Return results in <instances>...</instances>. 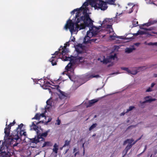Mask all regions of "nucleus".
Wrapping results in <instances>:
<instances>
[{
  "instance_id": "obj_1",
  "label": "nucleus",
  "mask_w": 157,
  "mask_h": 157,
  "mask_svg": "<svg viewBox=\"0 0 157 157\" xmlns=\"http://www.w3.org/2000/svg\"><path fill=\"white\" fill-rule=\"evenodd\" d=\"M85 8L84 7V9L80 10V11L83 10L84 16L77 18L75 22H72V20L70 19L67 21L64 28L66 30L69 29L71 34L74 32H78L86 27L90 26L93 25V21L90 18Z\"/></svg>"
},
{
  "instance_id": "obj_2",
  "label": "nucleus",
  "mask_w": 157,
  "mask_h": 157,
  "mask_svg": "<svg viewBox=\"0 0 157 157\" xmlns=\"http://www.w3.org/2000/svg\"><path fill=\"white\" fill-rule=\"evenodd\" d=\"M49 132V130L43 133H40L37 131V136L31 139L32 143L36 144L39 142L41 143L42 141H44V138L47 136Z\"/></svg>"
},
{
  "instance_id": "obj_3",
  "label": "nucleus",
  "mask_w": 157,
  "mask_h": 157,
  "mask_svg": "<svg viewBox=\"0 0 157 157\" xmlns=\"http://www.w3.org/2000/svg\"><path fill=\"white\" fill-rule=\"evenodd\" d=\"M89 27H90V28L89 30L87 32L86 35H87V37L91 38L93 36H95L97 35L98 30L100 28L99 27H97L93 26V25Z\"/></svg>"
},
{
  "instance_id": "obj_4",
  "label": "nucleus",
  "mask_w": 157,
  "mask_h": 157,
  "mask_svg": "<svg viewBox=\"0 0 157 157\" xmlns=\"http://www.w3.org/2000/svg\"><path fill=\"white\" fill-rule=\"evenodd\" d=\"M94 7L98 8L102 10H106L108 8L106 2L102 1V0H99L98 3H94Z\"/></svg>"
},
{
  "instance_id": "obj_5",
  "label": "nucleus",
  "mask_w": 157,
  "mask_h": 157,
  "mask_svg": "<svg viewBox=\"0 0 157 157\" xmlns=\"http://www.w3.org/2000/svg\"><path fill=\"white\" fill-rule=\"evenodd\" d=\"M15 133H12V134L11 135L10 137L11 138L10 139H11V140H17L19 139H20L21 140V137L23 135L22 134L23 132V130H20V132L19 131H15Z\"/></svg>"
},
{
  "instance_id": "obj_6",
  "label": "nucleus",
  "mask_w": 157,
  "mask_h": 157,
  "mask_svg": "<svg viewBox=\"0 0 157 157\" xmlns=\"http://www.w3.org/2000/svg\"><path fill=\"white\" fill-rule=\"evenodd\" d=\"M143 68L142 67H134L132 68L133 70L131 71L128 68L125 67H121V69L126 71L128 73L133 75H135L140 71L139 70Z\"/></svg>"
},
{
  "instance_id": "obj_7",
  "label": "nucleus",
  "mask_w": 157,
  "mask_h": 157,
  "mask_svg": "<svg viewBox=\"0 0 157 157\" xmlns=\"http://www.w3.org/2000/svg\"><path fill=\"white\" fill-rule=\"evenodd\" d=\"M55 86L56 87V89L60 93V94H59V98L61 99H66L67 97L68 94L64 92H63L61 90H60L59 88V86L58 85H56Z\"/></svg>"
},
{
  "instance_id": "obj_8",
  "label": "nucleus",
  "mask_w": 157,
  "mask_h": 157,
  "mask_svg": "<svg viewBox=\"0 0 157 157\" xmlns=\"http://www.w3.org/2000/svg\"><path fill=\"white\" fill-rule=\"evenodd\" d=\"M69 42H67L65 44H64V46L63 47L61 46L59 48V51H60L61 50V54L62 55H66L68 52L69 51L68 49L67 48V46H69Z\"/></svg>"
},
{
  "instance_id": "obj_9",
  "label": "nucleus",
  "mask_w": 157,
  "mask_h": 157,
  "mask_svg": "<svg viewBox=\"0 0 157 157\" xmlns=\"http://www.w3.org/2000/svg\"><path fill=\"white\" fill-rule=\"evenodd\" d=\"M117 57V54H114L113 55H110L106 58H104L103 60L101 61L103 63L106 64L109 63L112 60L115 59V58Z\"/></svg>"
},
{
  "instance_id": "obj_10",
  "label": "nucleus",
  "mask_w": 157,
  "mask_h": 157,
  "mask_svg": "<svg viewBox=\"0 0 157 157\" xmlns=\"http://www.w3.org/2000/svg\"><path fill=\"white\" fill-rule=\"evenodd\" d=\"M90 38L87 37V35H86L84 39V42L85 43H97L98 42V39L97 38H95L90 39Z\"/></svg>"
},
{
  "instance_id": "obj_11",
  "label": "nucleus",
  "mask_w": 157,
  "mask_h": 157,
  "mask_svg": "<svg viewBox=\"0 0 157 157\" xmlns=\"http://www.w3.org/2000/svg\"><path fill=\"white\" fill-rule=\"evenodd\" d=\"M62 59L65 61H69L70 63L73 64L74 65L75 64L76 62L75 57H73L72 58H71L67 57L65 56H63L62 58Z\"/></svg>"
},
{
  "instance_id": "obj_12",
  "label": "nucleus",
  "mask_w": 157,
  "mask_h": 157,
  "mask_svg": "<svg viewBox=\"0 0 157 157\" xmlns=\"http://www.w3.org/2000/svg\"><path fill=\"white\" fill-rule=\"evenodd\" d=\"M83 9H84V7H81L80 8H78L75 9L74 10H72L71 12V14L72 15H73L75 13V12L77 11V12L76 13L75 15V20H76V21L77 20V18H78V17H79L80 15V10Z\"/></svg>"
},
{
  "instance_id": "obj_13",
  "label": "nucleus",
  "mask_w": 157,
  "mask_h": 157,
  "mask_svg": "<svg viewBox=\"0 0 157 157\" xmlns=\"http://www.w3.org/2000/svg\"><path fill=\"white\" fill-rule=\"evenodd\" d=\"M46 79H43L42 78L38 79L37 81V83L39 84L41 86H46V84H50V83L48 82H45Z\"/></svg>"
},
{
  "instance_id": "obj_14",
  "label": "nucleus",
  "mask_w": 157,
  "mask_h": 157,
  "mask_svg": "<svg viewBox=\"0 0 157 157\" xmlns=\"http://www.w3.org/2000/svg\"><path fill=\"white\" fill-rule=\"evenodd\" d=\"M43 122V121H40L39 122L36 123L35 121L33 122L32 123V124L30 126L31 129H33V130L36 131H38V127L37 126L39 123L40 122Z\"/></svg>"
},
{
  "instance_id": "obj_15",
  "label": "nucleus",
  "mask_w": 157,
  "mask_h": 157,
  "mask_svg": "<svg viewBox=\"0 0 157 157\" xmlns=\"http://www.w3.org/2000/svg\"><path fill=\"white\" fill-rule=\"evenodd\" d=\"M89 3L90 5L94 4L95 3V0H86V2H84L82 7L86 8V6H88Z\"/></svg>"
},
{
  "instance_id": "obj_16",
  "label": "nucleus",
  "mask_w": 157,
  "mask_h": 157,
  "mask_svg": "<svg viewBox=\"0 0 157 157\" xmlns=\"http://www.w3.org/2000/svg\"><path fill=\"white\" fill-rule=\"evenodd\" d=\"M49 61L51 63L52 66L56 65L57 64V62L58 61V57L56 56H52L49 59Z\"/></svg>"
},
{
  "instance_id": "obj_17",
  "label": "nucleus",
  "mask_w": 157,
  "mask_h": 157,
  "mask_svg": "<svg viewBox=\"0 0 157 157\" xmlns=\"http://www.w3.org/2000/svg\"><path fill=\"white\" fill-rule=\"evenodd\" d=\"M144 99L145 100L141 103L142 104H145L147 102H151V101H154L156 100L155 98H150V97L149 96H147L144 97Z\"/></svg>"
},
{
  "instance_id": "obj_18",
  "label": "nucleus",
  "mask_w": 157,
  "mask_h": 157,
  "mask_svg": "<svg viewBox=\"0 0 157 157\" xmlns=\"http://www.w3.org/2000/svg\"><path fill=\"white\" fill-rule=\"evenodd\" d=\"M140 29H144L146 31H143L140 30H138L137 32L139 35L146 34H147V33L146 32L147 31H151V29L145 28H141Z\"/></svg>"
},
{
  "instance_id": "obj_19",
  "label": "nucleus",
  "mask_w": 157,
  "mask_h": 157,
  "mask_svg": "<svg viewBox=\"0 0 157 157\" xmlns=\"http://www.w3.org/2000/svg\"><path fill=\"white\" fill-rule=\"evenodd\" d=\"M98 99H94L90 100L88 103L87 105H86L87 107H88L91 106L94 103L98 101Z\"/></svg>"
},
{
  "instance_id": "obj_20",
  "label": "nucleus",
  "mask_w": 157,
  "mask_h": 157,
  "mask_svg": "<svg viewBox=\"0 0 157 157\" xmlns=\"http://www.w3.org/2000/svg\"><path fill=\"white\" fill-rule=\"evenodd\" d=\"M86 78L88 79L87 80H89L90 79L92 78H99L100 77V75H90L88 74L86 75Z\"/></svg>"
},
{
  "instance_id": "obj_21",
  "label": "nucleus",
  "mask_w": 157,
  "mask_h": 157,
  "mask_svg": "<svg viewBox=\"0 0 157 157\" xmlns=\"http://www.w3.org/2000/svg\"><path fill=\"white\" fill-rule=\"evenodd\" d=\"M82 48V46L81 44H79L75 48L76 51L78 53H81L82 51L81 50Z\"/></svg>"
},
{
  "instance_id": "obj_22",
  "label": "nucleus",
  "mask_w": 157,
  "mask_h": 157,
  "mask_svg": "<svg viewBox=\"0 0 157 157\" xmlns=\"http://www.w3.org/2000/svg\"><path fill=\"white\" fill-rule=\"evenodd\" d=\"M133 141L134 140L132 138L131 139H127L124 141L123 145H125L127 143L128 144H132V143Z\"/></svg>"
},
{
  "instance_id": "obj_23",
  "label": "nucleus",
  "mask_w": 157,
  "mask_h": 157,
  "mask_svg": "<svg viewBox=\"0 0 157 157\" xmlns=\"http://www.w3.org/2000/svg\"><path fill=\"white\" fill-rule=\"evenodd\" d=\"M44 142L42 146V147H44L46 146H51L52 145V144L50 141H44Z\"/></svg>"
},
{
  "instance_id": "obj_24",
  "label": "nucleus",
  "mask_w": 157,
  "mask_h": 157,
  "mask_svg": "<svg viewBox=\"0 0 157 157\" xmlns=\"http://www.w3.org/2000/svg\"><path fill=\"white\" fill-rule=\"evenodd\" d=\"M59 149V146L56 143L54 144L53 146V152L56 153H57L58 152V150Z\"/></svg>"
},
{
  "instance_id": "obj_25",
  "label": "nucleus",
  "mask_w": 157,
  "mask_h": 157,
  "mask_svg": "<svg viewBox=\"0 0 157 157\" xmlns=\"http://www.w3.org/2000/svg\"><path fill=\"white\" fill-rule=\"evenodd\" d=\"M128 8H130V10L128 12L129 13H131L132 12L133 10V7L134 5H133V4L132 3H129L128 4Z\"/></svg>"
},
{
  "instance_id": "obj_26",
  "label": "nucleus",
  "mask_w": 157,
  "mask_h": 157,
  "mask_svg": "<svg viewBox=\"0 0 157 157\" xmlns=\"http://www.w3.org/2000/svg\"><path fill=\"white\" fill-rule=\"evenodd\" d=\"M73 65H74L69 62L65 67V69L67 71H70L72 68V66Z\"/></svg>"
},
{
  "instance_id": "obj_27",
  "label": "nucleus",
  "mask_w": 157,
  "mask_h": 157,
  "mask_svg": "<svg viewBox=\"0 0 157 157\" xmlns=\"http://www.w3.org/2000/svg\"><path fill=\"white\" fill-rule=\"evenodd\" d=\"M134 50H135V48H126L125 50V52L127 53H130Z\"/></svg>"
},
{
  "instance_id": "obj_28",
  "label": "nucleus",
  "mask_w": 157,
  "mask_h": 157,
  "mask_svg": "<svg viewBox=\"0 0 157 157\" xmlns=\"http://www.w3.org/2000/svg\"><path fill=\"white\" fill-rule=\"evenodd\" d=\"M133 144V143L132 144H128L124 150L126 151V154H127L128 150L132 147Z\"/></svg>"
},
{
  "instance_id": "obj_29",
  "label": "nucleus",
  "mask_w": 157,
  "mask_h": 157,
  "mask_svg": "<svg viewBox=\"0 0 157 157\" xmlns=\"http://www.w3.org/2000/svg\"><path fill=\"white\" fill-rule=\"evenodd\" d=\"M71 140H66L65 141L64 144L63 146V147H64L67 146H68L70 143Z\"/></svg>"
},
{
  "instance_id": "obj_30",
  "label": "nucleus",
  "mask_w": 157,
  "mask_h": 157,
  "mask_svg": "<svg viewBox=\"0 0 157 157\" xmlns=\"http://www.w3.org/2000/svg\"><path fill=\"white\" fill-rule=\"evenodd\" d=\"M1 155L2 157H10L9 155L5 151L2 152Z\"/></svg>"
},
{
  "instance_id": "obj_31",
  "label": "nucleus",
  "mask_w": 157,
  "mask_h": 157,
  "mask_svg": "<svg viewBox=\"0 0 157 157\" xmlns=\"http://www.w3.org/2000/svg\"><path fill=\"white\" fill-rule=\"evenodd\" d=\"M40 114L37 113L35 116L34 117L32 118V120L36 119L39 120L40 119Z\"/></svg>"
},
{
  "instance_id": "obj_32",
  "label": "nucleus",
  "mask_w": 157,
  "mask_h": 157,
  "mask_svg": "<svg viewBox=\"0 0 157 157\" xmlns=\"http://www.w3.org/2000/svg\"><path fill=\"white\" fill-rule=\"evenodd\" d=\"M4 131V133L5 134V136L7 137L9 136L10 135V130L5 128Z\"/></svg>"
},
{
  "instance_id": "obj_33",
  "label": "nucleus",
  "mask_w": 157,
  "mask_h": 157,
  "mask_svg": "<svg viewBox=\"0 0 157 157\" xmlns=\"http://www.w3.org/2000/svg\"><path fill=\"white\" fill-rule=\"evenodd\" d=\"M109 37L112 38L113 40H115V38H120V37L119 36H116L115 34V35L114 34L113 35H110L109 36Z\"/></svg>"
},
{
  "instance_id": "obj_34",
  "label": "nucleus",
  "mask_w": 157,
  "mask_h": 157,
  "mask_svg": "<svg viewBox=\"0 0 157 157\" xmlns=\"http://www.w3.org/2000/svg\"><path fill=\"white\" fill-rule=\"evenodd\" d=\"M61 50L60 51L59 50L58 51H56L54 54H53L52 55H57L59 53H60V56L62 55V58H61V59H62V58L63 56H65V55H64V54L62 55L61 54Z\"/></svg>"
},
{
  "instance_id": "obj_35",
  "label": "nucleus",
  "mask_w": 157,
  "mask_h": 157,
  "mask_svg": "<svg viewBox=\"0 0 157 157\" xmlns=\"http://www.w3.org/2000/svg\"><path fill=\"white\" fill-rule=\"evenodd\" d=\"M97 124L96 123L93 124L89 128V131H91L94 128H95L97 126Z\"/></svg>"
},
{
  "instance_id": "obj_36",
  "label": "nucleus",
  "mask_w": 157,
  "mask_h": 157,
  "mask_svg": "<svg viewBox=\"0 0 157 157\" xmlns=\"http://www.w3.org/2000/svg\"><path fill=\"white\" fill-rule=\"evenodd\" d=\"M132 25L133 27H136L138 25V22L136 20H134L132 22Z\"/></svg>"
},
{
  "instance_id": "obj_37",
  "label": "nucleus",
  "mask_w": 157,
  "mask_h": 157,
  "mask_svg": "<svg viewBox=\"0 0 157 157\" xmlns=\"http://www.w3.org/2000/svg\"><path fill=\"white\" fill-rule=\"evenodd\" d=\"M52 99V98H50L48 100L46 101V103L47 105H50L51 106L52 105V102L51 100Z\"/></svg>"
},
{
  "instance_id": "obj_38",
  "label": "nucleus",
  "mask_w": 157,
  "mask_h": 157,
  "mask_svg": "<svg viewBox=\"0 0 157 157\" xmlns=\"http://www.w3.org/2000/svg\"><path fill=\"white\" fill-rule=\"evenodd\" d=\"M135 108V107L134 106H130L129 109H127V111L126 112V113H128L129 111H131Z\"/></svg>"
},
{
  "instance_id": "obj_39",
  "label": "nucleus",
  "mask_w": 157,
  "mask_h": 157,
  "mask_svg": "<svg viewBox=\"0 0 157 157\" xmlns=\"http://www.w3.org/2000/svg\"><path fill=\"white\" fill-rule=\"evenodd\" d=\"M23 126V124L22 123L20 124V125H19L18 126L17 128L16 129V130L15 131H18L19 129L20 130Z\"/></svg>"
},
{
  "instance_id": "obj_40",
  "label": "nucleus",
  "mask_w": 157,
  "mask_h": 157,
  "mask_svg": "<svg viewBox=\"0 0 157 157\" xmlns=\"http://www.w3.org/2000/svg\"><path fill=\"white\" fill-rule=\"evenodd\" d=\"M107 3L111 4H113L114 3L115 0H107Z\"/></svg>"
},
{
  "instance_id": "obj_41",
  "label": "nucleus",
  "mask_w": 157,
  "mask_h": 157,
  "mask_svg": "<svg viewBox=\"0 0 157 157\" xmlns=\"http://www.w3.org/2000/svg\"><path fill=\"white\" fill-rule=\"evenodd\" d=\"M148 45H155L157 46V42L155 43H152V42H150L148 43Z\"/></svg>"
},
{
  "instance_id": "obj_42",
  "label": "nucleus",
  "mask_w": 157,
  "mask_h": 157,
  "mask_svg": "<svg viewBox=\"0 0 157 157\" xmlns=\"http://www.w3.org/2000/svg\"><path fill=\"white\" fill-rule=\"evenodd\" d=\"M52 120V118H51V117L49 118L48 121L46 122L45 123V124H47L48 123L50 122Z\"/></svg>"
},
{
  "instance_id": "obj_43",
  "label": "nucleus",
  "mask_w": 157,
  "mask_h": 157,
  "mask_svg": "<svg viewBox=\"0 0 157 157\" xmlns=\"http://www.w3.org/2000/svg\"><path fill=\"white\" fill-rule=\"evenodd\" d=\"M152 91V89L150 87H149L148 89H147L146 90V92H151Z\"/></svg>"
},
{
  "instance_id": "obj_44",
  "label": "nucleus",
  "mask_w": 157,
  "mask_h": 157,
  "mask_svg": "<svg viewBox=\"0 0 157 157\" xmlns=\"http://www.w3.org/2000/svg\"><path fill=\"white\" fill-rule=\"evenodd\" d=\"M11 126L9 124L8 125L7 127H6L5 128L10 130V129H11Z\"/></svg>"
},
{
  "instance_id": "obj_45",
  "label": "nucleus",
  "mask_w": 157,
  "mask_h": 157,
  "mask_svg": "<svg viewBox=\"0 0 157 157\" xmlns=\"http://www.w3.org/2000/svg\"><path fill=\"white\" fill-rule=\"evenodd\" d=\"M15 123H16V122H15V120H14V121H13V122H12V123H10L9 124H10V126H12L13 125L15 124Z\"/></svg>"
},
{
  "instance_id": "obj_46",
  "label": "nucleus",
  "mask_w": 157,
  "mask_h": 157,
  "mask_svg": "<svg viewBox=\"0 0 157 157\" xmlns=\"http://www.w3.org/2000/svg\"><path fill=\"white\" fill-rule=\"evenodd\" d=\"M144 25L148 26L151 25V23H147L143 25V26H144Z\"/></svg>"
},
{
  "instance_id": "obj_47",
  "label": "nucleus",
  "mask_w": 157,
  "mask_h": 157,
  "mask_svg": "<svg viewBox=\"0 0 157 157\" xmlns=\"http://www.w3.org/2000/svg\"><path fill=\"white\" fill-rule=\"evenodd\" d=\"M141 138V137H140L138 139H137L136 140L134 141L133 143V144H134L138 141L140 140Z\"/></svg>"
},
{
  "instance_id": "obj_48",
  "label": "nucleus",
  "mask_w": 157,
  "mask_h": 157,
  "mask_svg": "<svg viewBox=\"0 0 157 157\" xmlns=\"http://www.w3.org/2000/svg\"><path fill=\"white\" fill-rule=\"evenodd\" d=\"M40 116L42 117H45V114L44 113H42L41 114H40Z\"/></svg>"
},
{
  "instance_id": "obj_49",
  "label": "nucleus",
  "mask_w": 157,
  "mask_h": 157,
  "mask_svg": "<svg viewBox=\"0 0 157 157\" xmlns=\"http://www.w3.org/2000/svg\"><path fill=\"white\" fill-rule=\"evenodd\" d=\"M79 155V152L78 151L75 152L74 154V157H75L76 155Z\"/></svg>"
},
{
  "instance_id": "obj_50",
  "label": "nucleus",
  "mask_w": 157,
  "mask_h": 157,
  "mask_svg": "<svg viewBox=\"0 0 157 157\" xmlns=\"http://www.w3.org/2000/svg\"><path fill=\"white\" fill-rule=\"evenodd\" d=\"M155 84L153 82V83H152L151 84V88H152L154 87V86H155Z\"/></svg>"
},
{
  "instance_id": "obj_51",
  "label": "nucleus",
  "mask_w": 157,
  "mask_h": 157,
  "mask_svg": "<svg viewBox=\"0 0 157 157\" xmlns=\"http://www.w3.org/2000/svg\"><path fill=\"white\" fill-rule=\"evenodd\" d=\"M82 59L83 58L82 57H79L78 58V59L79 60H82Z\"/></svg>"
},
{
  "instance_id": "obj_52",
  "label": "nucleus",
  "mask_w": 157,
  "mask_h": 157,
  "mask_svg": "<svg viewBox=\"0 0 157 157\" xmlns=\"http://www.w3.org/2000/svg\"><path fill=\"white\" fill-rule=\"evenodd\" d=\"M138 35H139L137 32L136 33L133 34V36H136Z\"/></svg>"
},
{
  "instance_id": "obj_53",
  "label": "nucleus",
  "mask_w": 157,
  "mask_h": 157,
  "mask_svg": "<svg viewBox=\"0 0 157 157\" xmlns=\"http://www.w3.org/2000/svg\"><path fill=\"white\" fill-rule=\"evenodd\" d=\"M71 40V41L74 42L75 41V38L74 37H73V38Z\"/></svg>"
},
{
  "instance_id": "obj_54",
  "label": "nucleus",
  "mask_w": 157,
  "mask_h": 157,
  "mask_svg": "<svg viewBox=\"0 0 157 157\" xmlns=\"http://www.w3.org/2000/svg\"><path fill=\"white\" fill-rule=\"evenodd\" d=\"M22 134L23 135V136H26V132H25L23 131L22 133Z\"/></svg>"
},
{
  "instance_id": "obj_55",
  "label": "nucleus",
  "mask_w": 157,
  "mask_h": 157,
  "mask_svg": "<svg viewBox=\"0 0 157 157\" xmlns=\"http://www.w3.org/2000/svg\"><path fill=\"white\" fill-rule=\"evenodd\" d=\"M77 149L76 148H74L73 149V153L77 151Z\"/></svg>"
},
{
  "instance_id": "obj_56",
  "label": "nucleus",
  "mask_w": 157,
  "mask_h": 157,
  "mask_svg": "<svg viewBox=\"0 0 157 157\" xmlns=\"http://www.w3.org/2000/svg\"><path fill=\"white\" fill-rule=\"evenodd\" d=\"M140 43H136L135 44V45L136 46H138L139 45H140Z\"/></svg>"
},
{
  "instance_id": "obj_57",
  "label": "nucleus",
  "mask_w": 157,
  "mask_h": 157,
  "mask_svg": "<svg viewBox=\"0 0 157 157\" xmlns=\"http://www.w3.org/2000/svg\"><path fill=\"white\" fill-rule=\"evenodd\" d=\"M126 112H123V113H121V116H122V115H124L125 113H126Z\"/></svg>"
},
{
  "instance_id": "obj_58",
  "label": "nucleus",
  "mask_w": 157,
  "mask_h": 157,
  "mask_svg": "<svg viewBox=\"0 0 157 157\" xmlns=\"http://www.w3.org/2000/svg\"><path fill=\"white\" fill-rule=\"evenodd\" d=\"M142 102L141 101H140V103L141 105V106H143L144 105V104H142V103H142Z\"/></svg>"
},
{
  "instance_id": "obj_59",
  "label": "nucleus",
  "mask_w": 157,
  "mask_h": 157,
  "mask_svg": "<svg viewBox=\"0 0 157 157\" xmlns=\"http://www.w3.org/2000/svg\"><path fill=\"white\" fill-rule=\"evenodd\" d=\"M60 120H59L58 122V123H57V124L58 125H59L60 124Z\"/></svg>"
},
{
  "instance_id": "obj_60",
  "label": "nucleus",
  "mask_w": 157,
  "mask_h": 157,
  "mask_svg": "<svg viewBox=\"0 0 157 157\" xmlns=\"http://www.w3.org/2000/svg\"><path fill=\"white\" fill-rule=\"evenodd\" d=\"M84 143H83L82 145V147L83 148V149H85V147L84 146Z\"/></svg>"
},
{
  "instance_id": "obj_61",
  "label": "nucleus",
  "mask_w": 157,
  "mask_h": 157,
  "mask_svg": "<svg viewBox=\"0 0 157 157\" xmlns=\"http://www.w3.org/2000/svg\"><path fill=\"white\" fill-rule=\"evenodd\" d=\"M68 150H69V149L66 150L65 151V153H67L68 151Z\"/></svg>"
},
{
  "instance_id": "obj_62",
  "label": "nucleus",
  "mask_w": 157,
  "mask_h": 157,
  "mask_svg": "<svg viewBox=\"0 0 157 157\" xmlns=\"http://www.w3.org/2000/svg\"><path fill=\"white\" fill-rule=\"evenodd\" d=\"M85 153V149H83V155H84Z\"/></svg>"
},
{
  "instance_id": "obj_63",
  "label": "nucleus",
  "mask_w": 157,
  "mask_h": 157,
  "mask_svg": "<svg viewBox=\"0 0 157 157\" xmlns=\"http://www.w3.org/2000/svg\"><path fill=\"white\" fill-rule=\"evenodd\" d=\"M154 76L155 77H157V74H154Z\"/></svg>"
},
{
  "instance_id": "obj_64",
  "label": "nucleus",
  "mask_w": 157,
  "mask_h": 157,
  "mask_svg": "<svg viewBox=\"0 0 157 157\" xmlns=\"http://www.w3.org/2000/svg\"><path fill=\"white\" fill-rule=\"evenodd\" d=\"M153 33L154 34L157 35V32H153Z\"/></svg>"
}]
</instances>
